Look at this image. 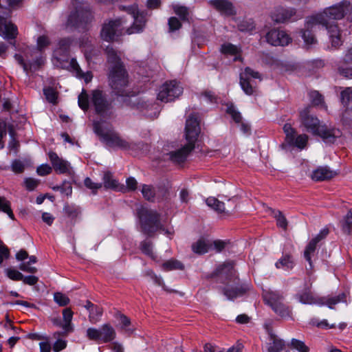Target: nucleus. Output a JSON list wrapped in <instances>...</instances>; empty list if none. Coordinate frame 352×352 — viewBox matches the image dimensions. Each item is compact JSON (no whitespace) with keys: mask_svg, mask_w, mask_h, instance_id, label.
<instances>
[{"mask_svg":"<svg viewBox=\"0 0 352 352\" xmlns=\"http://www.w3.org/2000/svg\"><path fill=\"white\" fill-rule=\"evenodd\" d=\"M291 346L294 352H309V349L304 342L296 339H292Z\"/></svg>","mask_w":352,"mask_h":352,"instance_id":"49530a36","label":"nucleus"},{"mask_svg":"<svg viewBox=\"0 0 352 352\" xmlns=\"http://www.w3.org/2000/svg\"><path fill=\"white\" fill-rule=\"evenodd\" d=\"M125 22L123 18H118L105 23L100 33L102 38L108 42L113 41L116 36L122 34Z\"/></svg>","mask_w":352,"mask_h":352,"instance_id":"ddd939ff","label":"nucleus"},{"mask_svg":"<svg viewBox=\"0 0 352 352\" xmlns=\"http://www.w3.org/2000/svg\"><path fill=\"white\" fill-rule=\"evenodd\" d=\"M341 225L344 232L349 234L352 231V208L341 221Z\"/></svg>","mask_w":352,"mask_h":352,"instance_id":"ea45409f","label":"nucleus"},{"mask_svg":"<svg viewBox=\"0 0 352 352\" xmlns=\"http://www.w3.org/2000/svg\"><path fill=\"white\" fill-rule=\"evenodd\" d=\"M238 28L241 32H252L255 30V25L252 20H245L241 21L238 25Z\"/></svg>","mask_w":352,"mask_h":352,"instance_id":"c03bdc74","label":"nucleus"},{"mask_svg":"<svg viewBox=\"0 0 352 352\" xmlns=\"http://www.w3.org/2000/svg\"><path fill=\"white\" fill-rule=\"evenodd\" d=\"M206 204L208 206L219 213H226L229 212V210H226L225 204L214 197L207 198L206 199Z\"/></svg>","mask_w":352,"mask_h":352,"instance_id":"c85d7f7f","label":"nucleus"},{"mask_svg":"<svg viewBox=\"0 0 352 352\" xmlns=\"http://www.w3.org/2000/svg\"><path fill=\"white\" fill-rule=\"evenodd\" d=\"M336 174L327 167H319L313 171L311 178L315 181H323L333 177Z\"/></svg>","mask_w":352,"mask_h":352,"instance_id":"a878e982","label":"nucleus"},{"mask_svg":"<svg viewBox=\"0 0 352 352\" xmlns=\"http://www.w3.org/2000/svg\"><path fill=\"white\" fill-rule=\"evenodd\" d=\"M141 250L142 252L151 256V258H154V254L153 252V246L152 243L150 241H144L141 243Z\"/></svg>","mask_w":352,"mask_h":352,"instance_id":"13d9d810","label":"nucleus"},{"mask_svg":"<svg viewBox=\"0 0 352 352\" xmlns=\"http://www.w3.org/2000/svg\"><path fill=\"white\" fill-rule=\"evenodd\" d=\"M52 170V168L49 164H43L37 168L36 173L40 176H45L50 174Z\"/></svg>","mask_w":352,"mask_h":352,"instance_id":"69168bd1","label":"nucleus"},{"mask_svg":"<svg viewBox=\"0 0 352 352\" xmlns=\"http://www.w3.org/2000/svg\"><path fill=\"white\" fill-rule=\"evenodd\" d=\"M341 102L344 105H346L351 100H352V87H346L341 94Z\"/></svg>","mask_w":352,"mask_h":352,"instance_id":"de8ad7c7","label":"nucleus"},{"mask_svg":"<svg viewBox=\"0 0 352 352\" xmlns=\"http://www.w3.org/2000/svg\"><path fill=\"white\" fill-rule=\"evenodd\" d=\"M227 112L232 116V119L236 122L240 123L241 121V116L233 107L228 108Z\"/></svg>","mask_w":352,"mask_h":352,"instance_id":"774afa93","label":"nucleus"},{"mask_svg":"<svg viewBox=\"0 0 352 352\" xmlns=\"http://www.w3.org/2000/svg\"><path fill=\"white\" fill-rule=\"evenodd\" d=\"M311 324L322 329H333L336 327L335 324H329L325 319L320 321H318L316 319L312 320Z\"/></svg>","mask_w":352,"mask_h":352,"instance_id":"e2e57ef3","label":"nucleus"},{"mask_svg":"<svg viewBox=\"0 0 352 352\" xmlns=\"http://www.w3.org/2000/svg\"><path fill=\"white\" fill-rule=\"evenodd\" d=\"M141 192L144 198L149 201H153L155 196V189L151 185L143 184Z\"/></svg>","mask_w":352,"mask_h":352,"instance_id":"e433bc0d","label":"nucleus"},{"mask_svg":"<svg viewBox=\"0 0 352 352\" xmlns=\"http://www.w3.org/2000/svg\"><path fill=\"white\" fill-rule=\"evenodd\" d=\"M126 186H124L126 191H133L137 188L138 182L134 177H130L126 180Z\"/></svg>","mask_w":352,"mask_h":352,"instance_id":"338daca9","label":"nucleus"},{"mask_svg":"<svg viewBox=\"0 0 352 352\" xmlns=\"http://www.w3.org/2000/svg\"><path fill=\"white\" fill-rule=\"evenodd\" d=\"M146 275L149 276L154 281V283L156 285H157L159 286H162L164 291L168 292H173V290H170V289H168L167 287L164 285V281L162 279V278L159 277L156 274H155L152 270H147L146 272Z\"/></svg>","mask_w":352,"mask_h":352,"instance_id":"79ce46f5","label":"nucleus"},{"mask_svg":"<svg viewBox=\"0 0 352 352\" xmlns=\"http://www.w3.org/2000/svg\"><path fill=\"white\" fill-rule=\"evenodd\" d=\"M298 298L299 302L302 304L322 306L321 297L314 296L309 290H306L302 294H298Z\"/></svg>","mask_w":352,"mask_h":352,"instance_id":"393cba45","label":"nucleus"},{"mask_svg":"<svg viewBox=\"0 0 352 352\" xmlns=\"http://www.w3.org/2000/svg\"><path fill=\"white\" fill-rule=\"evenodd\" d=\"M183 93V87L176 80L166 82L160 88L157 99L164 102L173 101Z\"/></svg>","mask_w":352,"mask_h":352,"instance_id":"f8f14e48","label":"nucleus"},{"mask_svg":"<svg viewBox=\"0 0 352 352\" xmlns=\"http://www.w3.org/2000/svg\"><path fill=\"white\" fill-rule=\"evenodd\" d=\"M274 217L276 219L278 226L286 229L287 226V219L280 211H276L274 212Z\"/></svg>","mask_w":352,"mask_h":352,"instance_id":"4d7b16f0","label":"nucleus"},{"mask_svg":"<svg viewBox=\"0 0 352 352\" xmlns=\"http://www.w3.org/2000/svg\"><path fill=\"white\" fill-rule=\"evenodd\" d=\"M84 184L87 188L92 190L94 193H96L98 189L102 187V183L94 182L89 177L85 178Z\"/></svg>","mask_w":352,"mask_h":352,"instance_id":"bf43d9fd","label":"nucleus"},{"mask_svg":"<svg viewBox=\"0 0 352 352\" xmlns=\"http://www.w3.org/2000/svg\"><path fill=\"white\" fill-rule=\"evenodd\" d=\"M92 18L91 12L88 3L78 2L76 3L74 10H72L68 16L65 24V28L72 30L82 27L84 24L87 23Z\"/></svg>","mask_w":352,"mask_h":352,"instance_id":"9d476101","label":"nucleus"},{"mask_svg":"<svg viewBox=\"0 0 352 352\" xmlns=\"http://www.w3.org/2000/svg\"><path fill=\"white\" fill-rule=\"evenodd\" d=\"M317 243L318 242L316 241H315L314 239H311L307 245L304 252V256L305 259L309 262L310 266H311V254L315 252Z\"/></svg>","mask_w":352,"mask_h":352,"instance_id":"4c0bfd02","label":"nucleus"},{"mask_svg":"<svg viewBox=\"0 0 352 352\" xmlns=\"http://www.w3.org/2000/svg\"><path fill=\"white\" fill-rule=\"evenodd\" d=\"M50 44V38L46 35H41L36 41V47L29 49L24 53V57L19 54L14 55V58L26 74L37 70L44 64L45 58L41 55Z\"/></svg>","mask_w":352,"mask_h":352,"instance_id":"7ed1b4c3","label":"nucleus"},{"mask_svg":"<svg viewBox=\"0 0 352 352\" xmlns=\"http://www.w3.org/2000/svg\"><path fill=\"white\" fill-rule=\"evenodd\" d=\"M140 226L144 233L151 235L159 229L164 231L165 234L170 238L173 232L162 228L160 222V216L157 211L141 206L137 210Z\"/></svg>","mask_w":352,"mask_h":352,"instance_id":"6e6552de","label":"nucleus"},{"mask_svg":"<svg viewBox=\"0 0 352 352\" xmlns=\"http://www.w3.org/2000/svg\"><path fill=\"white\" fill-rule=\"evenodd\" d=\"M284 346L283 341L279 339L272 331H268V342L266 344L267 352H280Z\"/></svg>","mask_w":352,"mask_h":352,"instance_id":"5701e85b","label":"nucleus"},{"mask_svg":"<svg viewBox=\"0 0 352 352\" xmlns=\"http://www.w3.org/2000/svg\"><path fill=\"white\" fill-rule=\"evenodd\" d=\"M69 67V69L77 78L83 79L86 83L89 82L92 80L93 75L91 72H87L86 73H84L76 59H71Z\"/></svg>","mask_w":352,"mask_h":352,"instance_id":"b1692460","label":"nucleus"},{"mask_svg":"<svg viewBox=\"0 0 352 352\" xmlns=\"http://www.w3.org/2000/svg\"><path fill=\"white\" fill-rule=\"evenodd\" d=\"M235 274L234 270V263L231 261H228L223 264L220 265L215 271L216 275H225L226 276H232Z\"/></svg>","mask_w":352,"mask_h":352,"instance_id":"c756f323","label":"nucleus"},{"mask_svg":"<svg viewBox=\"0 0 352 352\" xmlns=\"http://www.w3.org/2000/svg\"><path fill=\"white\" fill-rule=\"evenodd\" d=\"M116 336V331L109 323L103 324L100 328L89 327L86 331V337L97 343L109 342Z\"/></svg>","mask_w":352,"mask_h":352,"instance_id":"9b49d317","label":"nucleus"},{"mask_svg":"<svg viewBox=\"0 0 352 352\" xmlns=\"http://www.w3.org/2000/svg\"><path fill=\"white\" fill-rule=\"evenodd\" d=\"M0 212L6 213L11 219H14V215L11 209V204L4 197H0Z\"/></svg>","mask_w":352,"mask_h":352,"instance_id":"f704fd0d","label":"nucleus"},{"mask_svg":"<svg viewBox=\"0 0 352 352\" xmlns=\"http://www.w3.org/2000/svg\"><path fill=\"white\" fill-rule=\"evenodd\" d=\"M272 20L277 23H284L288 21H297L302 17V15L297 12L293 8L277 7L271 12Z\"/></svg>","mask_w":352,"mask_h":352,"instance_id":"4468645a","label":"nucleus"},{"mask_svg":"<svg viewBox=\"0 0 352 352\" xmlns=\"http://www.w3.org/2000/svg\"><path fill=\"white\" fill-rule=\"evenodd\" d=\"M90 102L94 107L97 114L103 118H110L112 114L111 102L107 100L106 96L100 90L96 89L92 91L91 100L85 89L78 96V106L84 111L88 109Z\"/></svg>","mask_w":352,"mask_h":352,"instance_id":"423d86ee","label":"nucleus"},{"mask_svg":"<svg viewBox=\"0 0 352 352\" xmlns=\"http://www.w3.org/2000/svg\"><path fill=\"white\" fill-rule=\"evenodd\" d=\"M12 170L15 173H21L24 171L25 164L24 163L19 160H15L11 164Z\"/></svg>","mask_w":352,"mask_h":352,"instance_id":"052dcab7","label":"nucleus"},{"mask_svg":"<svg viewBox=\"0 0 352 352\" xmlns=\"http://www.w3.org/2000/svg\"><path fill=\"white\" fill-rule=\"evenodd\" d=\"M54 300L60 306H65L69 302V298L60 292L54 294Z\"/></svg>","mask_w":352,"mask_h":352,"instance_id":"3c124183","label":"nucleus"},{"mask_svg":"<svg viewBox=\"0 0 352 352\" xmlns=\"http://www.w3.org/2000/svg\"><path fill=\"white\" fill-rule=\"evenodd\" d=\"M162 268L166 271H170L174 270H183L184 265L180 261L171 259L164 263L162 264Z\"/></svg>","mask_w":352,"mask_h":352,"instance_id":"58836bf2","label":"nucleus"},{"mask_svg":"<svg viewBox=\"0 0 352 352\" xmlns=\"http://www.w3.org/2000/svg\"><path fill=\"white\" fill-rule=\"evenodd\" d=\"M210 243L204 239H200L192 245V251L199 254L208 252Z\"/></svg>","mask_w":352,"mask_h":352,"instance_id":"7c9ffc66","label":"nucleus"},{"mask_svg":"<svg viewBox=\"0 0 352 352\" xmlns=\"http://www.w3.org/2000/svg\"><path fill=\"white\" fill-rule=\"evenodd\" d=\"M49 158L56 172L60 174L70 173L71 166L67 161L59 157L54 152L49 153Z\"/></svg>","mask_w":352,"mask_h":352,"instance_id":"aec40b11","label":"nucleus"},{"mask_svg":"<svg viewBox=\"0 0 352 352\" xmlns=\"http://www.w3.org/2000/svg\"><path fill=\"white\" fill-rule=\"evenodd\" d=\"M199 122L196 115H190L186 121L185 136L188 143L182 148L167 154L168 159L174 163L184 162L188 154L194 149L195 143L200 133Z\"/></svg>","mask_w":352,"mask_h":352,"instance_id":"20e7f679","label":"nucleus"},{"mask_svg":"<svg viewBox=\"0 0 352 352\" xmlns=\"http://www.w3.org/2000/svg\"><path fill=\"white\" fill-rule=\"evenodd\" d=\"M39 181L32 177H27L24 179V185L25 188L29 191H32L38 186Z\"/></svg>","mask_w":352,"mask_h":352,"instance_id":"6e6d98bb","label":"nucleus"},{"mask_svg":"<svg viewBox=\"0 0 352 352\" xmlns=\"http://www.w3.org/2000/svg\"><path fill=\"white\" fill-rule=\"evenodd\" d=\"M309 98L312 104L315 106H318L323 103V98L317 91H310Z\"/></svg>","mask_w":352,"mask_h":352,"instance_id":"5fc2aeb1","label":"nucleus"},{"mask_svg":"<svg viewBox=\"0 0 352 352\" xmlns=\"http://www.w3.org/2000/svg\"><path fill=\"white\" fill-rule=\"evenodd\" d=\"M37 261L35 256H31L29 257V261L27 262H22L19 265V269L23 272L34 274L36 272L37 269L35 267L32 266V264L36 263Z\"/></svg>","mask_w":352,"mask_h":352,"instance_id":"72a5a7b5","label":"nucleus"},{"mask_svg":"<svg viewBox=\"0 0 352 352\" xmlns=\"http://www.w3.org/2000/svg\"><path fill=\"white\" fill-rule=\"evenodd\" d=\"M252 79H259L261 80V74L250 67H246L240 74V85L243 91L249 96L256 92V87L253 85Z\"/></svg>","mask_w":352,"mask_h":352,"instance_id":"dca6fc26","label":"nucleus"},{"mask_svg":"<svg viewBox=\"0 0 352 352\" xmlns=\"http://www.w3.org/2000/svg\"><path fill=\"white\" fill-rule=\"evenodd\" d=\"M126 10L133 19V23L131 27L126 29L125 32L128 34H132L142 32L146 23V19L143 13L139 12L136 5L127 8Z\"/></svg>","mask_w":352,"mask_h":352,"instance_id":"a211bd4d","label":"nucleus"},{"mask_svg":"<svg viewBox=\"0 0 352 352\" xmlns=\"http://www.w3.org/2000/svg\"><path fill=\"white\" fill-rule=\"evenodd\" d=\"M63 320L64 323L62 325L63 329L65 331V333H67L68 332H71L73 331V327L72 325V320L73 317V312L70 309H65L63 311Z\"/></svg>","mask_w":352,"mask_h":352,"instance_id":"473e14b6","label":"nucleus"},{"mask_svg":"<svg viewBox=\"0 0 352 352\" xmlns=\"http://www.w3.org/2000/svg\"><path fill=\"white\" fill-rule=\"evenodd\" d=\"M276 268L288 270L293 268L294 261L292 256L287 254L280 258L275 264Z\"/></svg>","mask_w":352,"mask_h":352,"instance_id":"2f4dec72","label":"nucleus"},{"mask_svg":"<svg viewBox=\"0 0 352 352\" xmlns=\"http://www.w3.org/2000/svg\"><path fill=\"white\" fill-rule=\"evenodd\" d=\"M107 60L111 65L109 85L116 95L128 96L125 88L128 85V76L117 52L110 47L106 49Z\"/></svg>","mask_w":352,"mask_h":352,"instance_id":"f03ea898","label":"nucleus"},{"mask_svg":"<svg viewBox=\"0 0 352 352\" xmlns=\"http://www.w3.org/2000/svg\"><path fill=\"white\" fill-rule=\"evenodd\" d=\"M345 293H341L336 296H323L321 297L322 306H327L329 309H333L334 306L340 302H345L346 300Z\"/></svg>","mask_w":352,"mask_h":352,"instance_id":"bb28decb","label":"nucleus"},{"mask_svg":"<svg viewBox=\"0 0 352 352\" xmlns=\"http://www.w3.org/2000/svg\"><path fill=\"white\" fill-rule=\"evenodd\" d=\"M44 94L47 100L52 103H56L57 99L56 92L52 88L44 89Z\"/></svg>","mask_w":352,"mask_h":352,"instance_id":"680f3d73","label":"nucleus"},{"mask_svg":"<svg viewBox=\"0 0 352 352\" xmlns=\"http://www.w3.org/2000/svg\"><path fill=\"white\" fill-rule=\"evenodd\" d=\"M174 11L182 20H187L189 14L188 10L186 7L181 6H174Z\"/></svg>","mask_w":352,"mask_h":352,"instance_id":"8fccbe9b","label":"nucleus"},{"mask_svg":"<svg viewBox=\"0 0 352 352\" xmlns=\"http://www.w3.org/2000/svg\"><path fill=\"white\" fill-rule=\"evenodd\" d=\"M221 52L224 54L235 56L234 60H237L239 57L237 54L239 52L238 47L231 43H225L221 45Z\"/></svg>","mask_w":352,"mask_h":352,"instance_id":"c9c22d12","label":"nucleus"},{"mask_svg":"<svg viewBox=\"0 0 352 352\" xmlns=\"http://www.w3.org/2000/svg\"><path fill=\"white\" fill-rule=\"evenodd\" d=\"M350 8L347 1L325 8L322 12L311 16L306 19L305 30L301 31V36L305 45L309 47L317 42L311 29L317 25H322L327 30L332 46L338 47L341 45V34L338 26L337 20L342 19Z\"/></svg>","mask_w":352,"mask_h":352,"instance_id":"f257e3e1","label":"nucleus"},{"mask_svg":"<svg viewBox=\"0 0 352 352\" xmlns=\"http://www.w3.org/2000/svg\"><path fill=\"white\" fill-rule=\"evenodd\" d=\"M74 42V40L70 38H63L58 42V48L63 52H67Z\"/></svg>","mask_w":352,"mask_h":352,"instance_id":"603ef678","label":"nucleus"},{"mask_svg":"<svg viewBox=\"0 0 352 352\" xmlns=\"http://www.w3.org/2000/svg\"><path fill=\"white\" fill-rule=\"evenodd\" d=\"M118 318L119 319L120 324L122 325V328L124 329L128 333H131L132 331L130 329H128V327L130 325L131 322L129 318L123 314H118Z\"/></svg>","mask_w":352,"mask_h":352,"instance_id":"0e129e2a","label":"nucleus"},{"mask_svg":"<svg viewBox=\"0 0 352 352\" xmlns=\"http://www.w3.org/2000/svg\"><path fill=\"white\" fill-rule=\"evenodd\" d=\"M249 289V285L233 287H226L223 289V294L228 300H233L238 296H242Z\"/></svg>","mask_w":352,"mask_h":352,"instance_id":"cd10ccee","label":"nucleus"},{"mask_svg":"<svg viewBox=\"0 0 352 352\" xmlns=\"http://www.w3.org/2000/svg\"><path fill=\"white\" fill-rule=\"evenodd\" d=\"M63 210L67 217L72 219L76 218L80 212L79 208L75 206L66 205Z\"/></svg>","mask_w":352,"mask_h":352,"instance_id":"09e8293b","label":"nucleus"},{"mask_svg":"<svg viewBox=\"0 0 352 352\" xmlns=\"http://www.w3.org/2000/svg\"><path fill=\"white\" fill-rule=\"evenodd\" d=\"M283 131L285 133V140L288 144H293L294 141V136L296 135V131L292 128L290 124H285L283 126Z\"/></svg>","mask_w":352,"mask_h":352,"instance_id":"a19ab883","label":"nucleus"},{"mask_svg":"<svg viewBox=\"0 0 352 352\" xmlns=\"http://www.w3.org/2000/svg\"><path fill=\"white\" fill-rule=\"evenodd\" d=\"M102 315V309L98 306H94V308L90 309L89 315V320L92 323H96L99 321Z\"/></svg>","mask_w":352,"mask_h":352,"instance_id":"37998d69","label":"nucleus"},{"mask_svg":"<svg viewBox=\"0 0 352 352\" xmlns=\"http://www.w3.org/2000/svg\"><path fill=\"white\" fill-rule=\"evenodd\" d=\"M308 141V136L307 135L302 134L299 135L297 137L294 136V141L293 144H289L290 145H294L300 149H303L305 148Z\"/></svg>","mask_w":352,"mask_h":352,"instance_id":"a18cd8bd","label":"nucleus"},{"mask_svg":"<svg viewBox=\"0 0 352 352\" xmlns=\"http://www.w3.org/2000/svg\"><path fill=\"white\" fill-rule=\"evenodd\" d=\"M310 109L311 107H307L300 112V122L308 131L318 135L324 142L328 143L333 142L337 138L341 135L339 129H329L325 126L320 125L319 120L311 113Z\"/></svg>","mask_w":352,"mask_h":352,"instance_id":"39448f33","label":"nucleus"},{"mask_svg":"<svg viewBox=\"0 0 352 352\" xmlns=\"http://www.w3.org/2000/svg\"><path fill=\"white\" fill-rule=\"evenodd\" d=\"M94 132L100 137L101 141L111 147L126 148L127 143L121 139L113 130L109 123L105 121H94Z\"/></svg>","mask_w":352,"mask_h":352,"instance_id":"1a4fd4ad","label":"nucleus"},{"mask_svg":"<svg viewBox=\"0 0 352 352\" xmlns=\"http://www.w3.org/2000/svg\"><path fill=\"white\" fill-rule=\"evenodd\" d=\"M102 186L105 189H111L115 191L125 192V188L118 181L113 177V174L109 171L104 173L102 177Z\"/></svg>","mask_w":352,"mask_h":352,"instance_id":"412c9836","label":"nucleus"},{"mask_svg":"<svg viewBox=\"0 0 352 352\" xmlns=\"http://www.w3.org/2000/svg\"><path fill=\"white\" fill-rule=\"evenodd\" d=\"M264 300L272 307L274 311L282 318L290 316V310L283 303V296L273 292H267L263 296Z\"/></svg>","mask_w":352,"mask_h":352,"instance_id":"2eb2a0df","label":"nucleus"},{"mask_svg":"<svg viewBox=\"0 0 352 352\" xmlns=\"http://www.w3.org/2000/svg\"><path fill=\"white\" fill-rule=\"evenodd\" d=\"M7 276L13 280H21L23 274L16 270L8 268L6 270Z\"/></svg>","mask_w":352,"mask_h":352,"instance_id":"864d4df0","label":"nucleus"},{"mask_svg":"<svg viewBox=\"0 0 352 352\" xmlns=\"http://www.w3.org/2000/svg\"><path fill=\"white\" fill-rule=\"evenodd\" d=\"M210 4L223 14L232 15L235 13L232 4L226 0H210Z\"/></svg>","mask_w":352,"mask_h":352,"instance_id":"4be33fe9","label":"nucleus"},{"mask_svg":"<svg viewBox=\"0 0 352 352\" xmlns=\"http://www.w3.org/2000/svg\"><path fill=\"white\" fill-rule=\"evenodd\" d=\"M133 108L143 116L152 119L157 118L160 113L158 104L144 98H138L133 103Z\"/></svg>","mask_w":352,"mask_h":352,"instance_id":"f3484780","label":"nucleus"},{"mask_svg":"<svg viewBox=\"0 0 352 352\" xmlns=\"http://www.w3.org/2000/svg\"><path fill=\"white\" fill-rule=\"evenodd\" d=\"M265 40L273 46H285L292 41L291 36L285 30L278 28L269 30L265 34Z\"/></svg>","mask_w":352,"mask_h":352,"instance_id":"6ab92c4d","label":"nucleus"},{"mask_svg":"<svg viewBox=\"0 0 352 352\" xmlns=\"http://www.w3.org/2000/svg\"><path fill=\"white\" fill-rule=\"evenodd\" d=\"M23 0H0L2 12L0 13V36L6 39L15 38L17 27L10 20L12 10L20 6Z\"/></svg>","mask_w":352,"mask_h":352,"instance_id":"0eeeda50","label":"nucleus"}]
</instances>
